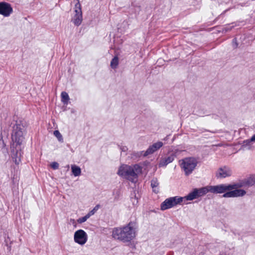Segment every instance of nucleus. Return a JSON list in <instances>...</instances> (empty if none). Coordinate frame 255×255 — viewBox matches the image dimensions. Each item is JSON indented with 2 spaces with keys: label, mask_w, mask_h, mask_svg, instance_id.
<instances>
[{
  "label": "nucleus",
  "mask_w": 255,
  "mask_h": 255,
  "mask_svg": "<svg viewBox=\"0 0 255 255\" xmlns=\"http://www.w3.org/2000/svg\"><path fill=\"white\" fill-rule=\"evenodd\" d=\"M255 184V179L254 177H250L236 183L225 184L226 193L223 195V197L226 198L243 197L246 194V191L239 188H248Z\"/></svg>",
  "instance_id": "nucleus-1"
},
{
  "label": "nucleus",
  "mask_w": 255,
  "mask_h": 255,
  "mask_svg": "<svg viewBox=\"0 0 255 255\" xmlns=\"http://www.w3.org/2000/svg\"><path fill=\"white\" fill-rule=\"evenodd\" d=\"M136 231L133 223H129L123 227L115 228L112 231V237L124 243H129L136 237Z\"/></svg>",
  "instance_id": "nucleus-2"
},
{
  "label": "nucleus",
  "mask_w": 255,
  "mask_h": 255,
  "mask_svg": "<svg viewBox=\"0 0 255 255\" xmlns=\"http://www.w3.org/2000/svg\"><path fill=\"white\" fill-rule=\"evenodd\" d=\"M141 171L142 168L138 164L133 165L122 164L119 167L117 174L123 178L135 182Z\"/></svg>",
  "instance_id": "nucleus-3"
},
{
  "label": "nucleus",
  "mask_w": 255,
  "mask_h": 255,
  "mask_svg": "<svg viewBox=\"0 0 255 255\" xmlns=\"http://www.w3.org/2000/svg\"><path fill=\"white\" fill-rule=\"evenodd\" d=\"M198 198L201 197L208 192L213 194H225L226 193L225 184H221L214 186H207L199 189L195 188Z\"/></svg>",
  "instance_id": "nucleus-4"
},
{
  "label": "nucleus",
  "mask_w": 255,
  "mask_h": 255,
  "mask_svg": "<svg viewBox=\"0 0 255 255\" xmlns=\"http://www.w3.org/2000/svg\"><path fill=\"white\" fill-rule=\"evenodd\" d=\"M198 163L197 158L193 157H186L180 161V165L186 175L192 173Z\"/></svg>",
  "instance_id": "nucleus-5"
},
{
  "label": "nucleus",
  "mask_w": 255,
  "mask_h": 255,
  "mask_svg": "<svg viewBox=\"0 0 255 255\" xmlns=\"http://www.w3.org/2000/svg\"><path fill=\"white\" fill-rule=\"evenodd\" d=\"M183 202L182 197L175 196L167 198L161 204V210H165L171 208L177 205L181 204Z\"/></svg>",
  "instance_id": "nucleus-6"
},
{
  "label": "nucleus",
  "mask_w": 255,
  "mask_h": 255,
  "mask_svg": "<svg viewBox=\"0 0 255 255\" xmlns=\"http://www.w3.org/2000/svg\"><path fill=\"white\" fill-rule=\"evenodd\" d=\"M76 0L77 2L74 6V15L72 18V22L75 26H78L83 21V15L79 0Z\"/></svg>",
  "instance_id": "nucleus-7"
},
{
  "label": "nucleus",
  "mask_w": 255,
  "mask_h": 255,
  "mask_svg": "<svg viewBox=\"0 0 255 255\" xmlns=\"http://www.w3.org/2000/svg\"><path fill=\"white\" fill-rule=\"evenodd\" d=\"M23 131L18 126L16 125L14 127L13 131L11 135L12 141L13 142V146L15 145L16 146L20 145L23 141Z\"/></svg>",
  "instance_id": "nucleus-8"
},
{
  "label": "nucleus",
  "mask_w": 255,
  "mask_h": 255,
  "mask_svg": "<svg viewBox=\"0 0 255 255\" xmlns=\"http://www.w3.org/2000/svg\"><path fill=\"white\" fill-rule=\"evenodd\" d=\"M73 238L75 243L82 246L87 242L88 236L85 231L79 229L74 233Z\"/></svg>",
  "instance_id": "nucleus-9"
},
{
  "label": "nucleus",
  "mask_w": 255,
  "mask_h": 255,
  "mask_svg": "<svg viewBox=\"0 0 255 255\" xmlns=\"http://www.w3.org/2000/svg\"><path fill=\"white\" fill-rule=\"evenodd\" d=\"M232 174V170L231 168L228 166H222L220 167L216 172V177L218 179H222L230 177Z\"/></svg>",
  "instance_id": "nucleus-10"
},
{
  "label": "nucleus",
  "mask_w": 255,
  "mask_h": 255,
  "mask_svg": "<svg viewBox=\"0 0 255 255\" xmlns=\"http://www.w3.org/2000/svg\"><path fill=\"white\" fill-rule=\"evenodd\" d=\"M13 12L11 5L6 2H0V15L4 17H8Z\"/></svg>",
  "instance_id": "nucleus-11"
},
{
  "label": "nucleus",
  "mask_w": 255,
  "mask_h": 255,
  "mask_svg": "<svg viewBox=\"0 0 255 255\" xmlns=\"http://www.w3.org/2000/svg\"><path fill=\"white\" fill-rule=\"evenodd\" d=\"M163 145L161 141H157L150 145L143 154L144 156H146L149 154H151L158 150Z\"/></svg>",
  "instance_id": "nucleus-12"
},
{
  "label": "nucleus",
  "mask_w": 255,
  "mask_h": 255,
  "mask_svg": "<svg viewBox=\"0 0 255 255\" xmlns=\"http://www.w3.org/2000/svg\"><path fill=\"white\" fill-rule=\"evenodd\" d=\"M198 198L196 191L194 189L191 192L189 193L187 196L182 197L183 198V202L184 204H186V201H191Z\"/></svg>",
  "instance_id": "nucleus-13"
},
{
  "label": "nucleus",
  "mask_w": 255,
  "mask_h": 255,
  "mask_svg": "<svg viewBox=\"0 0 255 255\" xmlns=\"http://www.w3.org/2000/svg\"><path fill=\"white\" fill-rule=\"evenodd\" d=\"M71 167L72 173L74 176H79L81 175V169L79 166L75 164H72Z\"/></svg>",
  "instance_id": "nucleus-14"
},
{
  "label": "nucleus",
  "mask_w": 255,
  "mask_h": 255,
  "mask_svg": "<svg viewBox=\"0 0 255 255\" xmlns=\"http://www.w3.org/2000/svg\"><path fill=\"white\" fill-rule=\"evenodd\" d=\"M61 101L64 105H67L69 100V97L66 92H62L61 94Z\"/></svg>",
  "instance_id": "nucleus-15"
},
{
  "label": "nucleus",
  "mask_w": 255,
  "mask_h": 255,
  "mask_svg": "<svg viewBox=\"0 0 255 255\" xmlns=\"http://www.w3.org/2000/svg\"><path fill=\"white\" fill-rule=\"evenodd\" d=\"M119 65V58L118 56H115L112 60L110 66L112 68L116 69Z\"/></svg>",
  "instance_id": "nucleus-16"
},
{
  "label": "nucleus",
  "mask_w": 255,
  "mask_h": 255,
  "mask_svg": "<svg viewBox=\"0 0 255 255\" xmlns=\"http://www.w3.org/2000/svg\"><path fill=\"white\" fill-rule=\"evenodd\" d=\"M53 134L57 137L59 141L61 142L63 141V136L59 130H55L53 132Z\"/></svg>",
  "instance_id": "nucleus-17"
},
{
  "label": "nucleus",
  "mask_w": 255,
  "mask_h": 255,
  "mask_svg": "<svg viewBox=\"0 0 255 255\" xmlns=\"http://www.w3.org/2000/svg\"><path fill=\"white\" fill-rule=\"evenodd\" d=\"M100 207L99 205H96L91 211H90L87 215L89 218L92 216L94 215L95 213L98 211Z\"/></svg>",
  "instance_id": "nucleus-18"
},
{
  "label": "nucleus",
  "mask_w": 255,
  "mask_h": 255,
  "mask_svg": "<svg viewBox=\"0 0 255 255\" xmlns=\"http://www.w3.org/2000/svg\"><path fill=\"white\" fill-rule=\"evenodd\" d=\"M254 142L253 141L251 140V138L249 139L246 140L243 142V145L245 147L248 146V149L250 148L251 145V142Z\"/></svg>",
  "instance_id": "nucleus-19"
},
{
  "label": "nucleus",
  "mask_w": 255,
  "mask_h": 255,
  "mask_svg": "<svg viewBox=\"0 0 255 255\" xmlns=\"http://www.w3.org/2000/svg\"><path fill=\"white\" fill-rule=\"evenodd\" d=\"M159 183L157 179H153L151 181V186L153 189L157 188Z\"/></svg>",
  "instance_id": "nucleus-20"
},
{
  "label": "nucleus",
  "mask_w": 255,
  "mask_h": 255,
  "mask_svg": "<svg viewBox=\"0 0 255 255\" xmlns=\"http://www.w3.org/2000/svg\"><path fill=\"white\" fill-rule=\"evenodd\" d=\"M89 219L88 217L86 215L85 216L80 218L77 220V222L82 224L85 222Z\"/></svg>",
  "instance_id": "nucleus-21"
},
{
  "label": "nucleus",
  "mask_w": 255,
  "mask_h": 255,
  "mask_svg": "<svg viewBox=\"0 0 255 255\" xmlns=\"http://www.w3.org/2000/svg\"><path fill=\"white\" fill-rule=\"evenodd\" d=\"M175 156L173 154L169 155L166 158H164L168 164L172 162L174 159Z\"/></svg>",
  "instance_id": "nucleus-22"
},
{
  "label": "nucleus",
  "mask_w": 255,
  "mask_h": 255,
  "mask_svg": "<svg viewBox=\"0 0 255 255\" xmlns=\"http://www.w3.org/2000/svg\"><path fill=\"white\" fill-rule=\"evenodd\" d=\"M168 164V163L165 159V158H162L160 160L158 166L159 167H164L166 166Z\"/></svg>",
  "instance_id": "nucleus-23"
},
{
  "label": "nucleus",
  "mask_w": 255,
  "mask_h": 255,
  "mask_svg": "<svg viewBox=\"0 0 255 255\" xmlns=\"http://www.w3.org/2000/svg\"><path fill=\"white\" fill-rule=\"evenodd\" d=\"M51 167L54 169H58L59 164L56 162H53L51 164Z\"/></svg>",
  "instance_id": "nucleus-24"
},
{
  "label": "nucleus",
  "mask_w": 255,
  "mask_h": 255,
  "mask_svg": "<svg viewBox=\"0 0 255 255\" xmlns=\"http://www.w3.org/2000/svg\"><path fill=\"white\" fill-rule=\"evenodd\" d=\"M20 161V158L18 156L16 157V158L15 159V163L17 164H19V162Z\"/></svg>",
  "instance_id": "nucleus-25"
},
{
  "label": "nucleus",
  "mask_w": 255,
  "mask_h": 255,
  "mask_svg": "<svg viewBox=\"0 0 255 255\" xmlns=\"http://www.w3.org/2000/svg\"><path fill=\"white\" fill-rule=\"evenodd\" d=\"M251 140L255 142V134L251 137Z\"/></svg>",
  "instance_id": "nucleus-26"
},
{
  "label": "nucleus",
  "mask_w": 255,
  "mask_h": 255,
  "mask_svg": "<svg viewBox=\"0 0 255 255\" xmlns=\"http://www.w3.org/2000/svg\"><path fill=\"white\" fill-rule=\"evenodd\" d=\"M153 190L155 193H158V190H157V189H156V188H154V189H153Z\"/></svg>",
  "instance_id": "nucleus-27"
},
{
  "label": "nucleus",
  "mask_w": 255,
  "mask_h": 255,
  "mask_svg": "<svg viewBox=\"0 0 255 255\" xmlns=\"http://www.w3.org/2000/svg\"><path fill=\"white\" fill-rule=\"evenodd\" d=\"M231 29V28H229V29H227L226 28V29H225V31H227L228 30H230Z\"/></svg>",
  "instance_id": "nucleus-28"
}]
</instances>
